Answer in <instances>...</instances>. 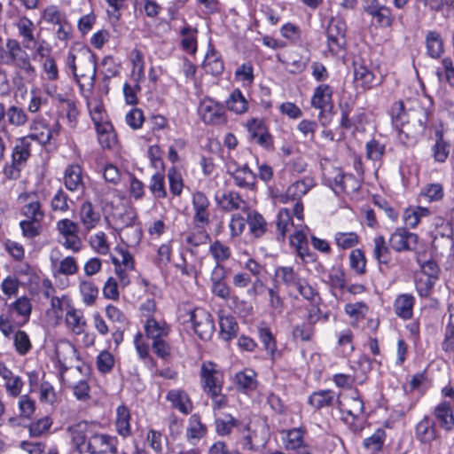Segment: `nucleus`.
<instances>
[{"mask_svg":"<svg viewBox=\"0 0 454 454\" xmlns=\"http://www.w3.org/2000/svg\"><path fill=\"white\" fill-rule=\"evenodd\" d=\"M18 200L21 204L20 213L25 219L35 220V222L43 220L44 212L41 202L35 195L23 193L19 196Z\"/></svg>","mask_w":454,"mask_h":454,"instance_id":"13","label":"nucleus"},{"mask_svg":"<svg viewBox=\"0 0 454 454\" xmlns=\"http://www.w3.org/2000/svg\"><path fill=\"white\" fill-rule=\"evenodd\" d=\"M333 89L328 84H320L315 90L311 98V106L321 112L319 118L323 116V112L327 108L333 107Z\"/></svg>","mask_w":454,"mask_h":454,"instance_id":"20","label":"nucleus"},{"mask_svg":"<svg viewBox=\"0 0 454 454\" xmlns=\"http://www.w3.org/2000/svg\"><path fill=\"white\" fill-rule=\"evenodd\" d=\"M43 19L44 21L53 25H59L67 20L66 15L53 5L48 6L44 9L43 12Z\"/></svg>","mask_w":454,"mask_h":454,"instance_id":"64","label":"nucleus"},{"mask_svg":"<svg viewBox=\"0 0 454 454\" xmlns=\"http://www.w3.org/2000/svg\"><path fill=\"white\" fill-rule=\"evenodd\" d=\"M220 336L224 340L234 338L239 331V325L232 316H221L219 319Z\"/></svg>","mask_w":454,"mask_h":454,"instance_id":"43","label":"nucleus"},{"mask_svg":"<svg viewBox=\"0 0 454 454\" xmlns=\"http://www.w3.org/2000/svg\"><path fill=\"white\" fill-rule=\"evenodd\" d=\"M418 244V236L404 228H398L389 239L390 247L396 252L413 251Z\"/></svg>","mask_w":454,"mask_h":454,"instance_id":"18","label":"nucleus"},{"mask_svg":"<svg viewBox=\"0 0 454 454\" xmlns=\"http://www.w3.org/2000/svg\"><path fill=\"white\" fill-rule=\"evenodd\" d=\"M207 431V427L202 424L199 415L193 414L190 417L186 430V437L190 442L199 441L206 435Z\"/></svg>","mask_w":454,"mask_h":454,"instance_id":"37","label":"nucleus"},{"mask_svg":"<svg viewBox=\"0 0 454 454\" xmlns=\"http://www.w3.org/2000/svg\"><path fill=\"white\" fill-rule=\"evenodd\" d=\"M64 184L70 192L82 193L85 185L82 178V169L78 164H71L67 167L64 172Z\"/></svg>","mask_w":454,"mask_h":454,"instance_id":"21","label":"nucleus"},{"mask_svg":"<svg viewBox=\"0 0 454 454\" xmlns=\"http://www.w3.org/2000/svg\"><path fill=\"white\" fill-rule=\"evenodd\" d=\"M285 447L286 450H296L298 454H309L303 443V432L298 428H294L286 433Z\"/></svg>","mask_w":454,"mask_h":454,"instance_id":"35","label":"nucleus"},{"mask_svg":"<svg viewBox=\"0 0 454 454\" xmlns=\"http://www.w3.org/2000/svg\"><path fill=\"white\" fill-rule=\"evenodd\" d=\"M215 430L218 435L225 436L231 433L239 425V421L231 414H224L222 418L215 419Z\"/></svg>","mask_w":454,"mask_h":454,"instance_id":"52","label":"nucleus"},{"mask_svg":"<svg viewBox=\"0 0 454 454\" xmlns=\"http://www.w3.org/2000/svg\"><path fill=\"white\" fill-rule=\"evenodd\" d=\"M427 54L432 59H439L444 52V43L437 31H428L425 36Z\"/></svg>","mask_w":454,"mask_h":454,"instance_id":"26","label":"nucleus"},{"mask_svg":"<svg viewBox=\"0 0 454 454\" xmlns=\"http://www.w3.org/2000/svg\"><path fill=\"white\" fill-rule=\"evenodd\" d=\"M168 178L169 182V190L175 196H179L182 193L184 184L180 172L172 167L168 169Z\"/></svg>","mask_w":454,"mask_h":454,"instance_id":"61","label":"nucleus"},{"mask_svg":"<svg viewBox=\"0 0 454 454\" xmlns=\"http://www.w3.org/2000/svg\"><path fill=\"white\" fill-rule=\"evenodd\" d=\"M315 185L314 179L312 177H304L301 180L296 181L290 184L285 193L277 196V200L280 203H288L291 201L295 202L293 214L295 217L302 221L303 220V204L301 198L308 193V192Z\"/></svg>","mask_w":454,"mask_h":454,"instance_id":"3","label":"nucleus"},{"mask_svg":"<svg viewBox=\"0 0 454 454\" xmlns=\"http://www.w3.org/2000/svg\"><path fill=\"white\" fill-rule=\"evenodd\" d=\"M231 176L235 181V184L240 188L252 189L255 184V174L247 165L237 168L231 172Z\"/></svg>","mask_w":454,"mask_h":454,"instance_id":"33","label":"nucleus"},{"mask_svg":"<svg viewBox=\"0 0 454 454\" xmlns=\"http://www.w3.org/2000/svg\"><path fill=\"white\" fill-rule=\"evenodd\" d=\"M149 190L156 199H163L167 196L165 178L161 172H156L151 177Z\"/></svg>","mask_w":454,"mask_h":454,"instance_id":"54","label":"nucleus"},{"mask_svg":"<svg viewBox=\"0 0 454 454\" xmlns=\"http://www.w3.org/2000/svg\"><path fill=\"white\" fill-rule=\"evenodd\" d=\"M247 224L251 233L255 238H260L267 231V222L263 216L257 212H251L247 215Z\"/></svg>","mask_w":454,"mask_h":454,"instance_id":"46","label":"nucleus"},{"mask_svg":"<svg viewBox=\"0 0 454 454\" xmlns=\"http://www.w3.org/2000/svg\"><path fill=\"white\" fill-rule=\"evenodd\" d=\"M275 276L287 286L296 287L303 279L301 278L299 273L290 266L278 267L275 270Z\"/></svg>","mask_w":454,"mask_h":454,"instance_id":"44","label":"nucleus"},{"mask_svg":"<svg viewBox=\"0 0 454 454\" xmlns=\"http://www.w3.org/2000/svg\"><path fill=\"white\" fill-rule=\"evenodd\" d=\"M13 343L15 346L16 351L21 355L24 356L32 348L31 341L29 340L28 335L24 331H17L13 336Z\"/></svg>","mask_w":454,"mask_h":454,"instance_id":"57","label":"nucleus"},{"mask_svg":"<svg viewBox=\"0 0 454 454\" xmlns=\"http://www.w3.org/2000/svg\"><path fill=\"white\" fill-rule=\"evenodd\" d=\"M347 26L340 18H332L326 27V37L329 50L333 54H338L346 45Z\"/></svg>","mask_w":454,"mask_h":454,"instance_id":"7","label":"nucleus"},{"mask_svg":"<svg viewBox=\"0 0 454 454\" xmlns=\"http://www.w3.org/2000/svg\"><path fill=\"white\" fill-rule=\"evenodd\" d=\"M336 404L340 412L353 419L362 415L364 410V402L357 390H353L349 395H345L342 398H337Z\"/></svg>","mask_w":454,"mask_h":454,"instance_id":"15","label":"nucleus"},{"mask_svg":"<svg viewBox=\"0 0 454 454\" xmlns=\"http://www.w3.org/2000/svg\"><path fill=\"white\" fill-rule=\"evenodd\" d=\"M118 440L106 434L92 433L89 436L87 451L90 454H117Z\"/></svg>","mask_w":454,"mask_h":454,"instance_id":"9","label":"nucleus"},{"mask_svg":"<svg viewBox=\"0 0 454 454\" xmlns=\"http://www.w3.org/2000/svg\"><path fill=\"white\" fill-rule=\"evenodd\" d=\"M98 134V140L104 149H112L117 144V136L112 124L108 121H100V119L93 116Z\"/></svg>","mask_w":454,"mask_h":454,"instance_id":"19","label":"nucleus"},{"mask_svg":"<svg viewBox=\"0 0 454 454\" xmlns=\"http://www.w3.org/2000/svg\"><path fill=\"white\" fill-rule=\"evenodd\" d=\"M334 240L339 247L348 249L357 245L359 238L355 232H337Z\"/></svg>","mask_w":454,"mask_h":454,"instance_id":"59","label":"nucleus"},{"mask_svg":"<svg viewBox=\"0 0 454 454\" xmlns=\"http://www.w3.org/2000/svg\"><path fill=\"white\" fill-rule=\"evenodd\" d=\"M12 308L19 316L24 318V323L28 321L32 311V304L27 297L22 296L18 298L12 304Z\"/></svg>","mask_w":454,"mask_h":454,"instance_id":"60","label":"nucleus"},{"mask_svg":"<svg viewBox=\"0 0 454 454\" xmlns=\"http://www.w3.org/2000/svg\"><path fill=\"white\" fill-rule=\"evenodd\" d=\"M202 67L206 73L212 75H219L224 69L222 59L213 50L206 55Z\"/></svg>","mask_w":454,"mask_h":454,"instance_id":"47","label":"nucleus"},{"mask_svg":"<svg viewBox=\"0 0 454 454\" xmlns=\"http://www.w3.org/2000/svg\"><path fill=\"white\" fill-rule=\"evenodd\" d=\"M67 65L81 90L93 88L96 78V59L90 50L81 51L78 56L69 53Z\"/></svg>","mask_w":454,"mask_h":454,"instance_id":"1","label":"nucleus"},{"mask_svg":"<svg viewBox=\"0 0 454 454\" xmlns=\"http://www.w3.org/2000/svg\"><path fill=\"white\" fill-rule=\"evenodd\" d=\"M339 395L330 389L319 390L312 393L309 397V403L315 409L320 410L325 407L332 406Z\"/></svg>","mask_w":454,"mask_h":454,"instance_id":"30","label":"nucleus"},{"mask_svg":"<svg viewBox=\"0 0 454 454\" xmlns=\"http://www.w3.org/2000/svg\"><path fill=\"white\" fill-rule=\"evenodd\" d=\"M174 409L183 414H189L192 410V403L188 394L183 389H171L166 395Z\"/></svg>","mask_w":454,"mask_h":454,"instance_id":"23","label":"nucleus"},{"mask_svg":"<svg viewBox=\"0 0 454 454\" xmlns=\"http://www.w3.org/2000/svg\"><path fill=\"white\" fill-rule=\"evenodd\" d=\"M129 420L130 413L129 409L124 405L119 406L116 411L115 427L120 435L128 437L131 434Z\"/></svg>","mask_w":454,"mask_h":454,"instance_id":"36","label":"nucleus"},{"mask_svg":"<svg viewBox=\"0 0 454 454\" xmlns=\"http://www.w3.org/2000/svg\"><path fill=\"white\" fill-rule=\"evenodd\" d=\"M67 432L74 450L80 454L86 453L89 436L93 433L91 426L86 421H81L68 427Z\"/></svg>","mask_w":454,"mask_h":454,"instance_id":"14","label":"nucleus"},{"mask_svg":"<svg viewBox=\"0 0 454 454\" xmlns=\"http://www.w3.org/2000/svg\"><path fill=\"white\" fill-rule=\"evenodd\" d=\"M71 204H74L73 200L69 199L67 194L62 189L57 191L53 195L51 203L53 211L61 212H67L69 210Z\"/></svg>","mask_w":454,"mask_h":454,"instance_id":"55","label":"nucleus"},{"mask_svg":"<svg viewBox=\"0 0 454 454\" xmlns=\"http://www.w3.org/2000/svg\"><path fill=\"white\" fill-rule=\"evenodd\" d=\"M3 66L12 67L15 72L12 77L13 87L19 91H27V83L36 76L35 67L32 64L30 55L22 50Z\"/></svg>","mask_w":454,"mask_h":454,"instance_id":"2","label":"nucleus"},{"mask_svg":"<svg viewBox=\"0 0 454 454\" xmlns=\"http://www.w3.org/2000/svg\"><path fill=\"white\" fill-rule=\"evenodd\" d=\"M80 220L86 231L94 229L100 221V214L94 209L90 201H85L81 206Z\"/></svg>","mask_w":454,"mask_h":454,"instance_id":"29","label":"nucleus"},{"mask_svg":"<svg viewBox=\"0 0 454 454\" xmlns=\"http://www.w3.org/2000/svg\"><path fill=\"white\" fill-rule=\"evenodd\" d=\"M364 9L380 26L388 27L392 25L394 17L390 8L380 4L378 0H365Z\"/></svg>","mask_w":454,"mask_h":454,"instance_id":"17","label":"nucleus"},{"mask_svg":"<svg viewBox=\"0 0 454 454\" xmlns=\"http://www.w3.org/2000/svg\"><path fill=\"white\" fill-rule=\"evenodd\" d=\"M335 175L329 177L331 184L340 192H350L359 188L357 179L352 174H344L341 170L336 169Z\"/></svg>","mask_w":454,"mask_h":454,"instance_id":"24","label":"nucleus"},{"mask_svg":"<svg viewBox=\"0 0 454 454\" xmlns=\"http://www.w3.org/2000/svg\"><path fill=\"white\" fill-rule=\"evenodd\" d=\"M250 139L266 150H273V138L262 121L252 119L247 121Z\"/></svg>","mask_w":454,"mask_h":454,"instance_id":"12","label":"nucleus"},{"mask_svg":"<svg viewBox=\"0 0 454 454\" xmlns=\"http://www.w3.org/2000/svg\"><path fill=\"white\" fill-rule=\"evenodd\" d=\"M198 111L201 120L206 124L218 126L227 122L224 106L212 98H204L200 102Z\"/></svg>","mask_w":454,"mask_h":454,"instance_id":"5","label":"nucleus"},{"mask_svg":"<svg viewBox=\"0 0 454 454\" xmlns=\"http://www.w3.org/2000/svg\"><path fill=\"white\" fill-rule=\"evenodd\" d=\"M25 137H29L31 144L36 141L41 145H46L53 138V131L51 130V127L40 123L35 126L34 132Z\"/></svg>","mask_w":454,"mask_h":454,"instance_id":"50","label":"nucleus"},{"mask_svg":"<svg viewBox=\"0 0 454 454\" xmlns=\"http://www.w3.org/2000/svg\"><path fill=\"white\" fill-rule=\"evenodd\" d=\"M417 438L425 443H429L438 437L434 421L425 417L416 427Z\"/></svg>","mask_w":454,"mask_h":454,"instance_id":"28","label":"nucleus"},{"mask_svg":"<svg viewBox=\"0 0 454 454\" xmlns=\"http://www.w3.org/2000/svg\"><path fill=\"white\" fill-rule=\"evenodd\" d=\"M215 199L217 204L225 211L240 209L246 206V202L239 193L233 191L223 192L221 196H216Z\"/></svg>","mask_w":454,"mask_h":454,"instance_id":"31","label":"nucleus"},{"mask_svg":"<svg viewBox=\"0 0 454 454\" xmlns=\"http://www.w3.org/2000/svg\"><path fill=\"white\" fill-rule=\"evenodd\" d=\"M256 372L250 368H246L235 374V384L239 391L248 393L257 387Z\"/></svg>","mask_w":454,"mask_h":454,"instance_id":"27","label":"nucleus"},{"mask_svg":"<svg viewBox=\"0 0 454 454\" xmlns=\"http://www.w3.org/2000/svg\"><path fill=\"white\" fill-rule=\"evenodd\" d=\"M353 73L355 86L364 90H371L382 83V77H376L361 59L353 61Z\"/></svg>","mask_w":454,"mask_h":454,"instance_id":"8","label":"nucleus"},{"mask_svg":"<svg viewBox=\"0 0 454 454\" xmlns=\"http://www.w3.org/2000/svg\"><path fill=\"white\" fill-rule=\"evenodd\" d=\"M41 223L35 222V220L24 219L20 222V227L22 231V235L28 239H33L38 236L41 232Z\"/></svg>","mask_w":454,"mask_h":454,"instance_id":"62","label":"nucleus"},{"mask_svg":"<svg viewBox=\"0 0 454 454\" xmlns=\"http://www.w3.org/2000/svg\"><path fill=\"white\" fill-rule=\"evenodd\" d=\"M293 226L294 223L291 211L286 207L279 209L276 220L278 240L284 241L286 233L290 231Z\"/></svg>","mask_w":454,"mask_h":454,"instance_id":"34","label":"nucleus"},{"mask_svg":"<svg viewBox=\"0 0 454 454\" xmlns=\"http://www.w3.org/2000/svg\"><path fill=\"white\" fill-rule=\"evenodd\" d=\"M52 420L49 417H43L31 423L28 427L29 435L31 437H39L46 433L51 427Z\"/></svg>","mask_w":454,"mask_h":454,"instance_id":"58","label":"nucleus"},{"mask_svg":"<svg viewBox=\"0 0 454 454\" xmlns=\"http://www.w3.org/2000/svg\"><path fill=\"white\" fill-rule=\"evenodd\" d=\"M79 289L82 296L83 302L88 306L92 305L98 294V286L90 280H81Z\"/></svg>","mask_w":454,"mask_h":454,"instance_id":"53","label":"nucleus"},{"mask_svg":"<svg viewBox=\"0 0 454 454\" xmlns=\"http://www.w3.org/2000/svg\"><path fill=\"white\" fill-rule=\"evenodd\" d=\"M374 249L373 255L375 259L380 264H388L391 260L390 251L386 244L385 239L383 236H377L373 239Z\"/></svg>","mask_w":454,"mask_h":454,"instance_id":"49","label":"nucleus"},{"mask_svg":"<svg viewBox=\"0 0 454 454\" xmlns=\"http://www.w3.org/2000/svg\"><path fill=\"white\" fill-rule=\"evenodd\" d=\"M146 336L153 341L162 340L168 334V328L165 324H160L154 318H147L145 325Z\"/></svg>","mask_w":454,"mask_h":454,"instance_id":"41","label":"nucleus"},{"mask_svg":"<svg viewBox=\"0 0 454 454\" xmlns=\"http://www.w3.org/2000/svg\"><path fill=\"white\" fill-rule=\"evenodd\" d=\"M22 50L23 48L18 40L9 38L4 45L3 39L0 37V65L3 66Z\"/></svg>","mask_w":454,"mask_h":454,"instance_id":"42","label":"nucleus"},{"mask_svg":"<svg viewBox=\"0 0 454 454\" xmlns=\"http://www.w3.org/2000/svg\"><path fill=\"white\" fill-rule=\"evenodd\" d=\"M434 416L441 427L445 430H450L454 426V417L450 404L447 402L441 403L434 410Z\"/></svg>","mask_w":454,"mask_h":454,"instance_id":"38","label":"nucleus"},{"mask_svg":"<svg viewBox=\"0 0 454 454\" xmlns=\"http://www.w3.org/2000/svg\"><path fill=\"white\" fill-rule=\"evenodd\" d=\"M56 356L58 362H66L74 364L79 360L78 352L74 345L68 341H65L56 348Z\"/></svg>","mask_w":454,"mask_h":454,"instance_id":"48","label":"nucleus"},{"mask_svg":"<svg viewBox=\"0 0 454 454\" xmlns=\"http://www.w3.org/2000/svg\"><path fill=\"white\" fill-rule=\"evenodd\" d=\"M192 207L194 215L192 218L193 224L198 229H203L209 223V200L201 192H196L192 195Z\"/></svg>","mask_w":454,"mask_h":454,"instance_id":"16","label":"nucleus"},{"mask_svg":"<svg viewBox=\"0 0 454 454\" xmlns=\"http://www.w3.org/2000/svg\"><path fill=\"white\" fill-rule=\"evenodd\" d=\"M5 116L7 117L9 124L15 127L24 126L28 121L26 111L17 106H9Z\"/></svg>","mask_w":454,"mask_h":454,"instance_id":"51","label":"nucleus"},{"mask_svg":"<svg viewBox=\"0 0 454 454\" xmlns=\"http://www.w3.org/2000/svg\"><path fill=\"white\" fill-rule=\"evenodd\" d=\"M66 324L69 329L75 334H81L84 332L86 322L82 311L70 308L66 314Z\"/></svg>","mask_w":454,"mask_h":454,"instance_id":"39","label":"nucleus"},{"mask_svg":"<svg viewBox=\"0 0 454 454\" xmlns=\"http://www.w3.org/2000/svg\"><path fill=\"white\" fill-rule=\"evenodd\" d=\"M187 317L184 322L190 321L192 324V328L195 333L201 340H209L215 331V324L211 314L202 309L195 308L186 312L184 316Z\"/></svg>","mask_w":454,"mask_h":454,"instance_id":"4","label":"nucleus"},{"mask_svg":"<svg viewBox=\"0 0 454 454\" xmlns=\"http://www.w3.org/2000/svg\"><path fill=\"white\" fill-rule=\"evenodd\" d=\"M31 146L29 137H21L20 138L12 152V160L25 167L27 160L31 156Z\"/></svg>","mask_w":454,"mask_h":454,"instance_id":"32","label":"nucleus"},{"mask_svg":"<svg viewBox=\"0 0 454 454\" xmlns=\"http://www.w3.org/2000/svg\"><path fill=\"white\" fill-rule=\"evenodd\" d=\"M201 387L206 394L212 391L223 390V372L219 366L211 362H203L200 367Z\"/></svg>","mask_w":454,"mask_h":454,"instance_id":"6","label":"nucleus"},{"mask_svg":"<svg viewBox=\"0 0 454 454\" xmlns=\"http://www.w3.org/2000/svg\"><path fill=\"white\" fill-rule=\"evenodd\" d=\"M258 336L263 345L264 349L270 355L272 360L278 356L279 353L277 349L275 338L268 327H260L258 329Z\"/></svg>","mask_w":454,"mask_h":454,"instance_id":"45","label":"nucleus"},{"mask_svg":"<svg viewBox=\"0 0 454 454\" xmlns=\"http://www.w3.org/2000/svg\"><path fill=\"white\" fill-rule=\"evenodd\" d=\"M117 221H120L121 229L127 242L131 245L137 244L141 239L142 233L139 227L135 226L137 221L135 209L132 207L125 209L123 214L119 215Z\"/></svg>","mask_w":454,"mask_h":454,"instance_id":"11","label":"nucleus"},{"mask_svg":"<svg viewBox=\"0 0 454 454\" xmlns=\"http://www.w3.org/2000/svg\"><path fill=\"white\" fill-rule=\"evenodd\" d=\"M385 437V431L383 429H378L372 435L364 440V447L368 450L379 452L382 449Z\"/></svg>","mask_w":454,"mask_h":454,"instance_id":"56","label":"nucleus"},{"mask_svg":"<svg viewBox=\"0 0 454 454\" xmlns=\"http://www.w3.org/2000/svg\"><path fill=\"white\" fill-rule=\"evenodd\" d=\"M432 247L441 254H454L453 230L449 223H444L435 229Z\"/></svg>","mask_w":454,"mask_h":454,"instance_id":"10","label":"nucleus"},{"mask_svg":"<svg viewBox=\"0 0 454 454\" xmlns=\"http://www.w3.org/2000/svg\"><path fill=\"white\" fill-rule=\"evenodd\" d=\"M16 27L18 28L19 35L22 38V43H20V44L23 50L26 51V49L31 50L35 48L36 40L34 35V23L28 18L23 16L17 21Z\"/></svg>","mask_w":454,"mask_h":454,"instance_id":"22","label":"nucleus"},{"mask_svg":"<svg viewBox=\"0 0 454 454\" xmlns=\"http://www.w3.org/2000/svg\"><path fill=\"white\" fill-rule=\"evenodd\" d=\"M366 156L372 160H380L385 153V145L375 139L366 143Z\"/></svg>","mask_w":454,"mask_h":454,"instance_id":"63","label":"nucleus"},{"mask_svg":"<svg viewBox=\"0 0 454 454\" xmlns=\"http://www.w3.org/2000/svg\"><path fill=\"white\" fill-rule=\"evenodd\" d=\"M415 297L410 294H399L394 302V311L401 318L407 320L412 317Z\"/></svg>","mask_w":454,"mask_h":454,"instance_id":"25","label":"nucleus"},{"mask_svg":"<svg viewBox=\"0 0 454 454\" xmlns=\"http://www.w3.org/2000/svg\"><path fill=\"white\" fill-rule=\"evenodd\" d=\"M227 108L238 114H244L248 109V102L245 98L240 90H234L226 100Z\"/></svg>","mask_w":454,"mask_h":454,"instance_id":"40","label":"nucleus"}]
</instances>
